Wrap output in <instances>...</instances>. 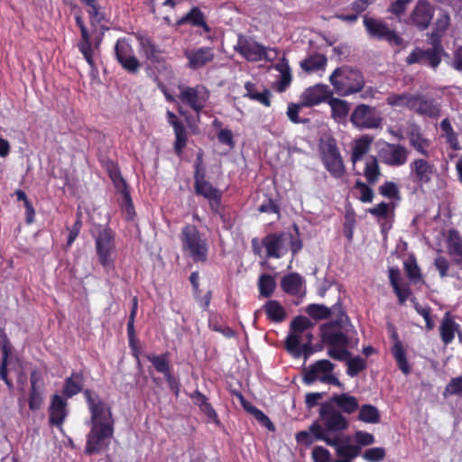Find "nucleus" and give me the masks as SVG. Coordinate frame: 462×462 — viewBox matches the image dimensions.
Wrapping results in <instances>:
<instances>
[{
	"mask_svg": "<svg viewBox=\"0 0 462 462\" xmlns=\"http://www.w3.org/2000/svg\"><path fill=\"white\" fill-rule=\"evenodd\" d=\"M90 413V430L87 435L85 454H98L108 448L115 431L111 406L89 389L83 392Z\"/></svg>",
	"mask_w": 462,
	"mask_h": 462,
	"instance_id": "obj_1",
	"label": "nucleus"
},
{
	"mask_svg": "<svg viewBox=\"0 0 462 462\" xmlns=\"http://www.w3.org/2000/svg\"><path fill=\"white\" fill-rule=\"evenodd\" d=\"M355 331L354 326L324 323L319 326L321 341L328 346V356L334 360L346 361L351 353L347 350L350 343L348 334Z\"/></svg>",
	"mask_w": 462,
	"mask_h": 462,
	"instance_id": "obj_2",
	"label": "nucleus"
},
{
	"mask_svg": "<svg viewBox=\"0 0 462 462\" xmlns=\"http://www.w3.org/2000/svg\"><path fill=\"white\" fill-rule=\"evenodd\" d=\"M329 82L342 97L360 92L365 84L362 72L349 66L337 68L329 76Z\"/></svg>",
	"mask_w": 462,
	"mask_h": 462,
	"instance_id": "obj_3",
	"label": "nucleus"
},
{
	"mask_svg": "<svg viewBox=\"0 0 462 462\" xmlns=\"http://www.w3.org/2000/svg\"><path fill=\"white\" fill-rule=\"evenodd\" d=\"M183 252L189 254L195 263H205L208 260V243L195 225L186 224L180 233Z\"/></svg>",
	"mask_w": 462,
	"mask_h": 462,
	"instance_id": "obj_4",
	"label": "nucleus"
},
{
	"mask_svg": "<svg viewBox=\"0 0 462 462\" xmlns=\"http://www.w3.org/2000/svg\"><path fill=\"white\" fill-rule=\"evenodd\" d=\"M320 160L325 169L334 178H340L345 173V166L337 141L332 136H325L319 143Z\"/></svg>",
	"mask_w": 462,
	"mask_h": 462,
	"instance_id": "obj_5",
	"label": "nucleus"
},
{
	"mask_svg": "<svg viewBox=\"0 0 462 462\" xmlns=\"http://www.w3.org/2000/svg\"><path fill=\"white\" fill-rule=\"evenodd\" d=\"M430 48L423 49L416 47L406 57V64H419L436 70L442 61L443 56L446 54L442 42H435L428 38Z\"/></svg>",
	"mask_w": 462,
	"mask_h": 462,
	"instance_id": "obj_6",
	"label": "nucleus"
},
{
	"mask_svg": "<svg viewBox=\"0 0 462 462\" xmlns=\"http://www.w3.org/2000/svg\"><path fill=\"white\" fill-rule=\"evenodd\" d=\"M234 50L250 62H257L263 60L272 61L273 58L269 56L268 51L276 53L275 49L266 48L263 44L242 34L238 35Z\"/></svg>",
	"mask_w": 462,
	"mask_h": 462,
	"instance_id": "obj_7",
	"label": "nucleus"
},
{
	"mask_svg": "<svg viewBox=\"0 0 462 462\" xmlns=\"http://www.w3.org/2000/svg\"><path fill=\"white\" fill-rule=\"evenodd\" d=\"M364 26L368 36L377 41H385L391 46H401L402 44V37L382 20L373 17L364 16Z\"/></svg>",
	"mask_w": 462,
	"mask_h": 462,
	"instance_id": "obj_8",
	"label": "nucleus"
},
{
	"mask_svg": "<svg viewBox=\"0 0 462 462\" xmlns=\"http://www.w3.org/2000/svg\"><path fill=\"white\" fill-rule=\"evenodd\" d=\"M180 94L178 99L185 106L191 108L199 117V113L204 109L209 98V91L203 85L189 87L179 85Z\"/></svg>",
	"mask_w": 462,
	"mask_h": 462,
	"instance_id": "obj_9",
	"label": "nucleus"
},
{
	"mask_svg": "<svg viewBox=\"0 0 462 462\" xmlns=\"http://www.w3.org/2000/svg\"><path fill=\"white\" fill-rule=\"evenodd\" d=\"M115 247L113 231L108 227L103 228L96 238V251L98 262L106 273L115 269V262L112 258Z\"/></svg>",
	"mask_w": 462,
	"mask_h": 462,
	"instance_id": "obj_10",
	"label": "nucleus"
},
{
	"mask_svg": "<svg viewBox=\"0 0 462 462\" xmlns=\"http://www.w3.org/2000/svg\"><path fill=\"white\" fill-rule=\"evenodd\" d=\"M319 420L328 434L339 433L347 430L349 423L332 402H324L319 411Z\"/></svg>",
	"mask_w": 462,
	"mask_h": 462,
	"instance_id": "obj_11",
	"label": "nucleus"
},
{
	"mask_svg": "<svg viewBox=\"0 0 462 462\" xmlns=\"http://www.w3.org/2000/svg\"><path fill=\"white\" fill-rule=\"evenodd\" d=\"M116 59L128 73L138 72L141 63L134 54L132 42L128 38H119L115 44Z\"/></svg>",
	"mask_w": 462,
	"mask_h": 462,
	"instance_id": "obj_12",
	"label": "nucleus"
},
{
	"mask_svg": "<svg viewBox=\"0 0 462 462\" xmlns=\"http://www.w3.org/2000/svg\"><path fill=\"white\" fill-rule=\"evenodd\" d=\"M350 122L360 129H374L381 126L382 118L376 114L374 107L360 104L352 112Z\"/></svg>",
	"mask_w": 462,
	"mask_h": 462,
	"instance_id": "obj_13",
	"label": "nucleus"
},
{
	"mask_svg": "<svg viewBox=\"0 0 462 462\" xmlns=\"http://www.w3.org/2000/svg\"><path fill=\"white\" fill-rule=\"evenodd\" d=\"M146 358L152 364L158 373L164 375L169 389L175 396H179L180 382V379L171 372L169 353L166 352L162 355H146Z\"/></svg>",
	"mask_w": 462,
	"mask_h": 462,
	"instance_id": "obj_14",
	"label": "nucleus"
},
{
	"mask_svg": "<svg viewBox=\"0 0 462 462\" xmlns=\"http://www.w3.org/2000/svg\"><path fill=\"white\" fill-rule=\"evenodd\" d=\"M446 248L451 263L457 266L459 270L452 272L450 277L462 281V236L457 230L452 228L448 231Z\"/></svg>",
	"mask_w": 462,
	"mask_h": 462,
	"instance_id": "obj_15",
	"label": "nucleus"
},
{
	"mask_svg": "<svg viewBox=\"0 0 462 462\" xmlns=\"http://www.w3.org/2000/svg\"><path fill=\"white\" fill-rule=\"evenodd\" d=\"M45 398V383L42 374L38 369H33L30 374V388L28 393V407L32 411L42 409Z\"/></svg>",
	"mask_w": 462,
	"mask_h": 462,
	"instance_id": "obj_16",
	"label": "nucleus"
},
{
	"mask_svg": "<svg viewBox=\"0 0 462 462\" xmlns=\"http://www.w3.org/2000/svg\"><path fill=\"white\" fill-rule=\"evenodd\" d=\"M295 439L298 443L310 446L316 441H324L328 446L334 445L333 438L329 436L320 420H315L309 427L308 430H301L296 433Z\"/></svg>",
	"mask_w": 462,
	"mask_h": 462,
	"instance_id": "obj_17",
	"label": "nucleus"
},
{
	"mask_svg": "<svg viewBox=\"0 0 462 462\" xmlns=\"http://www.w3.org/2000/svg\"><path fill=\"white\" fill-rule=\"evenodd\" d=\"M406 106L413 109L420 116L435 118L439 116V106L435 103L434 99L428 98L424 95L417 94L408 96L406 94Z\"/></svg>",
	"mask_w": 462,
	"mask_h": 462,
	"instance_id": "obj_18",
	"label": "nucleus"
},
{
	"mask_svg": "<svg viewBox=\"0 0 462 462\" xmlns=\"http://www.w3.org/2000/svg\"><path fill=\"white\" fill-rule=\"evenodd\" d=\"M332 441L334 445H329L335 449L337 458L333 462H353L355 458L361 455V448L351 443L349 436H335Z\"/></svg>",
	"mask_w": 462,
	"mask_h": 462,
	"instance_id": "obj_19",
	"label": "nucleus"
},
{
	"mask_svg": "<svg viewBox=\"0 0 462 462\" xmlns=\"http://www.w3.org/2000/svg\"><path fill=\"white\" fill-rule=\"evenodd\" d=\"M288 239V235L285 232L269 233L262 239V245L266 251V258L280 259L286 253L285 242Z\"/></svg>",
	"mask_w": 462,
	"mask_h": 462,
	"instance_id": "obj_20",
	"label": "nucleus"
},
{
	"mask_svg": "<svg viewBox=\"0 0 462 462\" xmlns=\"http://www.w3.org/2000/svg\"><path fill=\"white\" fill-rule=\"evenodd\" d=\"M434 12L435 8L430 0H418L410 15L411 23L420 31H424L430 26Z\"/></svg>",
	"mask_w": 462,
	"mask_h": 462,
	"instance_id": "obj_21",
	"label": "nucleus"
},
{
	"mask_svg": "<svg viewBox=\"0 0 462 462\" xmlns=\"http://www.w3.org/2000/svg\"><path fill=\"white\" fill-rule=\"evenodd\" d=\"M183 53L188 60L187 67L192 70L204 68L215 59V52L212 47L203 46L195 49H187Z\"/></svg>",
	"mask_w": 462,
	"mask_h": 462,
	"instance_id": "obj_22",
	"label": "nucleus"
},
{
	"mask_svg": "<svg viewBox=\"0 0 462 462\" xmlns=\"http://www.w3.org/2000/svg\"><path fill=\"white\" fill-rule=\"evenodd\" d=\"M334 368L335 365L329 360H318L304 369L302 381L307 385H310L318 380L321 382V378L332 373Z\"/></svg>",
	"mask_w": 462,
	"mask_h": 462,
	"instance_id": "obj_23",
	"label": "nucleus"
},
{
	"mask_svg": "<svg viewBox=\"0 0 462 462\" xmlns=\"http://www.w3.org/2000/svg\"><path fill=\"white\" fill-rule=\"evenodd\" d=\"M67 406L68 402L65 398L57 393L52 395L48 409L49 424L51 426L61 428L68 416Z\"/></svg>",
	"mask_w": 462,
	"mask_h": 462,
	"instance_id": "obj_24",
	"label": "nucleus"
},
{
	"mask_svg": "<svg viewBox=\"0 0 462 462\" xmlns=\"http://www.w3.org/2000/svg\"><path fill=\"white\" fill-rule=\"evenodd\" d=\"M135 39L139 43V50L143 55L152 63L161 61L162 51L153 40L147 34L141 32H134Z\"/></svg>",
	"mask_w": 462,
	"mask_h": 462,
	"instance_id": "obj_25",
	"label": "nucleus"
},
{
	"mask_svg": "<svg viewBox=\"0 0 462 462\" xmlns=\"http://www.w3.org/2000/svg\"><path fill=\"white\" fill-rule=\"evenodd\" d=\"M167 122L173 127L175 134L174 152L177 155L183 152L184 148L188 142V133L183 123L177 117V116L167 110L166 113Z\"/></svg>",
	"mask_w": 462,
	"mask_h": 462,
	"instance_id": "obj_26",
	"label": "nucleus"
},
{
	"mask_svg": "<svg viewBox=\"0 0 462 462\" xmlns=\"http://www.w3.org/2000/svg\"><path fill=\"white\" fill-rule=\"evenodd\" d=\"M77 26L80 30V40L77 47L80 53L83 55L86 61L91 66H94V59H92V39L82 17L80 15L75 16Z\"/></svg>",
	"mask_w": 462,
	"mask_h": 462,
	"instance_id": "obj_27",
	"label": "nucleus"
},
{
	"mask_svg": "<svg viewBox=\"0 0 462 462\" xmlns=\"http://www.w3.org/2000/svg\"><path fill=\"white\" fill-rule=\"evenodd\" d=\"M331 91L327 85L317 84L308 88L301 95V106L310 107L330 97Z\"/></svg>",
	"mask_w": 462,
	"mask_h": 462,
	"instance_id": "obj_28",
	"label": "nucleus"
},
{
	"mask_svg": "<svg viewBox=\"0 0 462 462\" xmlns=\"http://www.w3.org/2000/svg\"><path fill=\"white\" fill-rule=\"evenodd\" d=\"M433 166L424 159L414 160L410 164V177L419 186L428 183L431 179Z\"/></svg>",
	"mask_w": 462,
	"mask_h": 462,
	"instance_id": "obj_29",
	"label": "nucleus"
},
{
	"mask_svg": "<svg viewBox=\"0 0 462 462\" xmlns=\"http://www.w3.org/2000/svg\"><path fill=\"white\" fill-rule=\"evenodd\" d=\"M285 348L287 352L291 354L294 358H300L303 356L304 359H308L318 350L310 342L301 343V340H299L296 336L286 337Z\"/></svg>",
	"mask_w": 462,
	"mask_h": 462,
	"instance_id": "obj_30",
	"label": "nucleus"
},
{
	"mask_svg": "<svg viewBox=\"0 0 462 462\" xmlns=\"http://www.w3.org/2000/svg\"><path fill=\"white\" fill-rule=\"evenodd\" d=\"M0 347L2 358L0 364V378L9 389L14 387L12 380L8 377V359L11 353V344L4 328H0Z\"/></svg>",
	"mask_w": 462,
	"mask_h": 462,
	"instance_id": "obj_31",
	"label": "nucleus"
},
{
	"mask_svg": "<svg viewBox=\"0 0 462 462\" xmlns=\"http://www.w3.org/2000/svg\"><path fill=\"white\" fill-rule=\"evenodd\" d=\"M460 332V325L456 322L455 317L449 312H445L440 325L439 336L445 346L451 344L457 333Z\"/></svg>",
	"mask_w": 462,
	"mask_h": 462,
	"instance_id": "obj_32",
	"label": "nucleus"
},
{
	"mask_svg": "<svg viewBox=\"0 0 462 462\" xmlns=\"http://www.w3.org/2000/svg\"><path fill=\"white\" fill-rule=\"evenodd\" d=\"M450 15L447 10L440 9L438 13L435 23H433V29L430 33L428 34V38L434 40L435 42H442V37L448 30L450 26Z\"/></svg>",
	"mask_w": 462,
	"mask_h": 462,
	"instance_id": "obj_33",
	"label": "nucleus"
},
{
	"mask_svg": "<svg viewBox=\"0 0 462 462\" xmlns=\"http://www.w3.org/2000/svg\"><path fill=\"white\" fill-rule=\"evenodd\" d=\"M84 374L83 372H73L64 382L62 394L65 399L72 398L79 393H83Z\"/></svg>",
	"mask_w": 462,
	"mask_h": 462,
	"instance_id": "obj_34",
	"label": "nucleus"
},
{
	"mask_svg": "<svg viewBox=\"0 0 462 462\" xmlns=\"http://www.w3.org/2000/svg\"><path fill=\"white\" fill-rule=\"evenodd\" d=\"M387 331L392 346V354L397 361L399 369L404 373V347L402 341L399 339L397 330L392 323L387 324Z\"/></svg>",
	"mask_w": 462,
	"mask_h": 462,
	"instance_id": "obj_35",
	"label": "nucleus"
},
{
	"mask_svg": "<svg viewBox=\"0 0 462 462\" xmlns=\"http://www.w3.org/2000/svg\"><path fill=\"white\" fill-rule=\"evenodd\" d=\"M190 398L194 404L199 408L201 412H203L209 420L216 424L220 423L217 411L208 402V399L205 394H203L200 391L196 390L193 392V393L190 394Z\"/></svg>",
	"mask_w": 462,
	"mask_h": 462,
	"instance_id": "obj_36",
	"label": "nucleus"
},
{
	"mask_svg": "<svg viewBox=\"0 0 462 462\" xmlns=\"http://www.w3.org/2000/svg\"><path fill=\"white\" fill-rule=\"evenodd\" d=\"M234 396H236L241 406L250 414L254 415V417L261 423L264 424L268 429H274L273 424L270 420L267 415L263 411H262L257 407L254 406L250 402H248L245 396L239 391H232L231 392Z\"/></svg>",
	"mask_w": 462,
	"mask_h": 462,
	"instance_id": "obj_37",
	"label": "nucleus"
},
{
	"mask_svg": "<svg viewBox=\"0 0 462 462\" xmlns=\"http://www.w3.org/2000/svg\"><path fill=\"white\" fill-rule=\"evenodd\" d=\"M328 402L346 414H352L359 408L357 399L348 393L334 394Z\"/></svg>",
	"mask_w": 462,
	"mask_h": 462,
	"instance_id": "obj_38",
	"label": "nucleus"
},
{
	"mask_svg": "<svg viewBox=\"0 0 462 462\" xmlns=\"http://www.w3.org/2000/svg\"><path fill=\"white\" fill-rule=\"evenodd\" d=\"M190 24L194 27H201L206 32H210L203 12L197 6H194L184 16L177 21V25Z\"/></svg>",
	"mask_w": 462,
	"mask_h": 462,
	"instance_id": "obj_39",
	"label": "nucleus"
},
{
	"mask_svg": "<svg viewBox=\"0 0 462 462\" xmlns=\"http://www.w3.org/2000/svg\"><path fill=\"white\" fill-rule=\"evenodd\" d=\"M303 278L297 273H291L282 277L281 281L282 290L291 296L299 295L303 286Z\"/></svg>",
	"mask_w": 462,
	"mask_h": 462,
	"instance_id": "obj_40",
	"label": "nucleus"
},
{
	"mask_svg": "<svg viewBox=\"0 0 462 462\" xmlns=\"http://www.w3.org/2000/svg\"><path fill=\"white\" fill-rule=\"evenodd\" d=\"M328 59L324 54L315 52L310 54L300 63V68L307 73H313L319 70H325Z\"/></svg>",
	"mask_w": 462,
	"mask_h": 462,
	"instance_id": "obj_41",
	"label": "nucleus"
},
{
	"mask_svg": "<svg viewBox=\"0 0 462 462\" xmlns=\"http://www.w3.org/2000/svg\"><path fill=\"white\" fill-rule=\"evenodd\" d=\"M373 140V137L369 134H364L360 138L355 140L350 158L353 164L361 161L369 152Z\"/></svg>",
	"mask_w": 462,
	"mask_h": 462,
	"instance_id": "obj_42",
	"label": "nucleus"
},
{
	"mask_svg": "<svg viewBox=\"0 0 462 462\" xmlns=\"http://www.w3.org/2000/svg\"><path fill=\"white\" fill-rule=\"evenodd\" d=\"M409 141L411 146H412L418 152L428 157V149L430 145V141L423 136L420 133V127L414 126L409 133Z\"/></svg>",
	"mask_w": 462,
	"mask_h": 462,
	"instance_id": "obj_43",
	"label": "nucleus"
},
{
	"mask_svg": "<svg viewBox=\"0 0 462 462\" xmlns=\"http://www.w3.org/2000/svg\"><path fill=\"white\" fill-rule=\"evenodd\" d=\"M267 319L274 323H281L285 320L287 312L282 304L276 300H270L263 305Z\"/></svg>",
	"mask_w": 462,
	"mask_h": 462,
	"instance_id": "obj_44",
	"label": "nucleus"
},
{
	"mask_svg": "<svg viewBox=\"0 0 462 462\" xmlns=\"http://www.w3.org/2000/svg\"><path fill=\"white\" fill-rule=\"evenodd\" d=\"M274 69L281 74L276 89L280 93L284 92L289 88L292 80L291 70L288 60L283 57L274 65Z\"/></svg>",
	"mask_w": 462,
	"mask_h": 462,
	"instance_id": "obj_45",
	"label": "nucleus"
},
{
	"mask_svg": "<svg viewBox=\"0 0 462 462\" xmlns=\"http://www.w3.org/2000/svg\"><path fill=\"white\" fill-rule=\"evenodd\" d=\"M194 192L197 196L203 197L208 201L214 199L216 202L219 199V197H222V192L208 180L194 183Z\"/></svg>",
	"mask_w": 462,
	"mask_h": 462,
	"instance_id": "obj_46",
	"label": "nucleus"
},
{
	"mask_svg": "<svg viewBox=\"0 0 462 462\" xmlns=\"http://www.w3.org/2000/svg\"><path fill=\"white\" fill-rule=\"evenodd\" d=\"M380 155L384 162L399 165L403 162L402 159L404 156V147L386 143L385 147L381 150Z\"/></svg>",
	"mask_w": 462,
	"mask_h": 462,
	"instance_id": "obj_47",
	"label": "nucleus"
},
{
	"mask_svg": "<svg viewBox=\"0 0 462 462\" xmlns=\"http://www.w3.org/2000/svg\"><path fill=\"white\" fill-rule=\"evenodd\" d=\"M313 328L314 323L309 318L299 315L291 320L287 337L296 336L299 340H301V334Z\"/></svg>",
	"mask_w": 462,
	"mask_h": 462,
	"instance_id": "obj_48",
	"label": "nucleus"
},
{
	"mask_svg": "<svg viewBox=\"0 0 462 462\" xmlns=\"http://www.w3.org/2000/svg\"><path fill=\"white\" fill-rule=\"evenodd\" d=\"M328 102L331 108V116L336 121L341 122L346 118L350 109L347 101L330 96Z\"/></svg>",
	"mask_w": 462,
	"mask_h": 462,
	"instance_id": "obj_49",
	"label": "nucleus"
},
{
	"mask_svg": "<svg viewBox=\"0 0 462 462\" xmlns=\"http://www.w3.org/2000/svg\"><path fill=\"white\" fill-rule=\"evenodd\" d=\"M364 176L365 177L368 184L374 185L377 182L381 176V171L378 160L374 155H369L365 159V165L364 169Z\"/></svg>",
	"mask_w": 462,
	"mask_h": 462,
	"instance_id": "obj_50",
	"label": "nucleus"
},
{
	"mask_svg": "<svg viewBox=\"0 0 462 462\" xmlns=\"http://www.w3.org/2000/svg\"><path fill=\"white\" fill-rule=\"evenodd\" d=\"M328 310H330V317L334 316V319L328 321V323L352 327L350 319L343 308L340 299H338V300L334 305L328 308Z\"/></svg>",
	"mask_w": 462,
	"mask_h": 462,
	"instance_id": "obj_51",
	"label": "nucleus"
},
{
	"mask_svg": "<svg viewBox=\"0 0 462 462\" xmlns=\"http://www.w3.org/2000/svg\"><path fill=\"white\" fill-rule=\"evenodd\" d=\"M107 173L117 191L124 192L128 189L127 183L123 178L119 167L111 162L107 165Z\"/></svg>",
	"mask_w": 462,
	"mask_h": 462,
	"instance_id": "obj_52",
	"label": "nucleus"
},
{
	"mask_svg": "<svg viewBox=\"0 0 462 462\" xmlns=\"http://www.w3.org/2000/svg\"><path fill=\"white\" fill-rule=\"evenodd\" d=\"M358 420L365 423H378L380 421L379 411L372 404H364L359 409Z\"/></svg>",
	"mask_w": 462,
	"mask_h": 462,
	"instance_id": "obj_53",
	"label": "nucleus"
},
{
	"mask_svg": "<svg viewBox=\"0 0 462 462\" xmlns=\"http://www.w3.org/2000/svg\"><path fill=\"white\" fill-rule=\"evenodd\" d=\"M258 288L262 297L270 298L276 288L274 278L270 274H262L258 280Z\"/></svg>",
	"mask_w": 462,
	"mask_h": 462,
	"instance_id": "obj_54",
	"label": "nucleus"
},
{
	"mask_svg": "<svg viewBox=\"0 0 462 462\" xmlns=\"http://www.w3.org/2000/svg\"><path fill=\"white\" fill-rule=\"evenodd\" d=\"M329 310L328 307L317 303L309 304L305 310L306 313L315 320H322L330 318Z\"/></svg>",
	"mask_w": 462,
	"mask_h": 462,
	"instance_id": "obj_55",
	"label": "nucleus"
},
{
	"mask_svg": "<svg viewBox=\"0 0 462 462\" xmlns=\"http://www.w3.org/2000/svg\"><path fill=\"white\" fill-rule=\"evenodd\" d=\"M406 276L413 283H418L422 281L420 269L418 266L416 258L413 254L409 255L406 260Z\"/></svg>",
	"mask_w": 462,
	"mask_h": 462,
	"instance_id": "obj_56",
	"label": "nucleus"
},
{
	"mask_svg": "<svg viewBox=\"0 0 462 462\" xmlns=\"http://www.w3.org/2000/svg\"><path fill=\"white\" fill-rule=\"evenodd\" d=\"M389 280L400 303H404V289L401 286V272L398 268L392 267L389 269Z\"/></svg>",
	"mask_w": 462,
	"mask_h": 462,
	"instance_id": "obj_57",
	"label": "nucleus"
},
{
	"mask_svg": "<svg viewBox=\"0 0 462 462\" xmlns=\"http://www.w3.org/2000/svg\"><path fill=\"white\" fill-rule=\"evenodd\" d=\"M86 11L89 16V22L93 28V32H96L97 25H102V22L105 21V14L101 11V6L98 3H96L88 7H86Z\"/></svg>",
	"mask_w": 462,
	"mask_h": 462,
	"instance_id": "obj_58",
	"label": "nucleus"
},
{
	"mask_svg": "<svg viewBox=\"0 0 462 462\" xmlns=\"http://www.w3.org/2000/svg\"><path fill=\"white\" fill-rule=\"evenodd\" d=\"M440 128L445 133L448 143L453 150H459L457 136L454 132L452 125L448 118H445L440 123Z\"/></svg>",
	"mask_w": 462,
	"mask_h": 462,
	"instance_id": "obj_59",
	"label": "nucleus"
},
{
	"mask_svg": "<svg viewBox=\"0 0 462 462\" xmlns=\"http://www.w3.org/2000/svg\"><path fill=\"white\" fill-rule=\"evenodd\" d=\"M346 360H347L346 374L351 377H355L360 372H362L363 370H365L366 368L365 360L360 356H356L353 358H350V356H349Z\"/></svg>",
	"mask_w": 462,
	"mask_h": 462,
	"instance_id": "obj_60",
	"label": "nucleus"
},
{
	"mask_svg": "<svg viewBox=\"0 0 462 462\" xmlns=\"http://www.w3.org/2000/svg\"><path fill=\"white\" fill-rule=\"evenodd\" d=\"M356 213L353 209H347L345 214V221L343 225L344 236L348 241H351L354 235V229L356 226Z\"/></svg>",
	"mask_w": 462,
	"mask_h": 462,
	"instance_id": "obj_61",
	"label": "nucleus"
},
{
	"mask_svg": "<svg viewBox=\"0 0 462 462\" xmlns=\"http://www.w3.org/2000/svg\"><path fill=\"white\" fill-rule=\"evenodd\" d=\"M207 170L203 162V152L200 151L198 152L195 162H194V183L207 180Z\"/></svg>",
	"mask_w": 462,
	"mask_h": 462,
	"instance_id": "obj_62",
	"label": "nucleus"
},
{
	"mask_svg": "<svg viewBox=\"0 0 462 462\" xmlns=\"http://www.w3.org/2000/svg\"><path fill=\"white\" fill-rule=\"evenodd\" d=\"M385 455L383 448L375 447L365 449L360 456L367 462H380L384 459Z\"/></svg>",
	"mask_w": 462,
	"mask_h": 462,
	"instance_id": "obj_63",
	"label": "nucleus"
},
{
	"mask_svg": "<svg viewBox=\"0 0 462 462\" xmlns=\"http://www.w3.org/2000/svg\"><path fill=\"white\" fill-rule=\"evenodd\" d=\"M450 395L462 396V374L460 376L452 378L446 385L443 396L447 398Z\"/></svg>",
	"mask_w": 462,
	"mask_h": 462,
	"instance_id": "obj_64",
	"label": "nucleus"
}]
</instances>
